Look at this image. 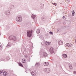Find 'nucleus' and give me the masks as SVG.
Masks as SVG:
<instances>
[{"mask_svg": "<svg viewBox=\"0 0 76 76\" xmlns=\"http://www.w3.org/2000/svg\"><path fill=\"white\" fill-rule=\"evenodd\" d=\"M33 31L32 30L31 31L30 30H28L27 31V37H31L32 36V32Z\"/></svg>", "mask_w": 76, "mask_h": 76, "instance_id": "f257e3e1", "label": "nucleus"}, {"mask_svg": "<svg viewBox=\"0 0 76 76\" xmlns=\"http://www.w3.org/2000/svg\"><path fill=\"white\" fill-rule=\"evenodd\" d=\"M9 39L10 40H12V41H16V38L14 36L11 35L9 37Z\"/></svg>", "mask_w": 76, "mask_h": 76, "instance_id": "f03ea898", "label": "nucleus"}, {"mask_svg": "<svg viewBox=\"0 0 76 76\" xmlns=\"http://www.w3.org/2000/svg\"><path fill=\"white\" fill-rule=\"evenodd\" d=\"M16 20L17 22H21L22 21V18L20 16H18L16 18Z\"/></svg>", "mask_w": 76, "mask_h": 76, "instance_id": "7ed1b4c3", "label": "nucleus"}, {"mask_svg": "<svg viewBox=\"0 0 76 76\" xmlns=\"http://www.w3.org/2000/svg\"><path fill=\"white\" fill-rule=\"evenodd\" d=\"M50 53L51 54H53V53H54V48L53 47L50 48L49 50Z\"/></svg>", "mask_w": 76, "mask_h": 76, "instance_id": "20e7f679", "label": "nucleus"}, {"mask_svg": "<svg viewBox=\"0 0 76 76\" xmlns=\"http://www.w3.org/2000/svg\"><path fill=\"white\" fill-rule=\"evenodd\" d=\"M46 19H47V17L45 16H43L41 18V20L43 21H45V20H46Z\"/></svg>", "mask_w": 76, "mask_h": 76, "instance_id": "39448f33", "label": "nucleus"}, {"mask_svg": "<svg viewBox=\"0 0 76 76\" xmlns=\"http://www.w3.org/2000/svg\"><path fill=\"white\" fill-rule=\"evenodd\" d=\"M31 74L32 76H35L37 75V72L35 71H32Z\"/></svg>", "mask_w": 76, "mask_h": 76, "instance_id": "423d86ee", "label": "nucleus"}, {"mask_svg": "<svg viewBox=\"0 0 76 76\" xmlns=\"http://www.w3.org/2000/svg\"><path fill=\"white\" fill-rule=\"evenodd\" d=\"M47 54L45 52H43V57H47Z\"/></svg>", "mask_w": 76, "mask_h": 76, "instance_id": "0eeeda50", "label": "nucleus"}, {"mask_svg": "<svg viewBox=\"0 0 76 76\" xmlns=\"http://www.w3.org/2000/svg\"><path fill=\"white\" fill-rule=\"evenodd\" d=\"M66 46H67V47H72V44L66 43Z\"/></svg>", "mask_w": 76, "mask_h": 76, "instance_id": "6e6552de", "label": "nucleus"}, {"mask_svg": "<svg viewBox=\"0 0 76 76\" xmlns=\"http://www.w3.org/2000/svg\"><path fill=\"white\" fill-rule=\"evenodd\" d=\"M48 64H49V63L48 62H45L44 64V65L45 66H48Z\"/></svg>", "mask_w": 76, "mask_h": 76, "instance_id": "1a4fd4ad", "label": "nucleus"}, {"mask_svg": "<svg viewBox=\"0 0 76 76\" xmlns=\"http://www.w3.org/2000/svg\"><path fill=\"white\" fill-rule=\"evenodd\" d=\"M58 45H62L63 44V42L61 40H60L58 42Z\"/></svg>", "mask_w": 76, "mask_h": 76, "instance_id": "9d476101", "label": "nucleus"}, {"mask_svg": "<svg viewBox=\"0 0 76 76\" xmlns=\"http://www.w3.org/2000/svg\"><path fill=\"white\" fill-rule=\"evenodd\" d=\"M44 5L43 4H41L40 5V9H44Z\"/></svg>", "mask_w": 76, "mask_h": 76, "instance_id": "9b49d317", "label": "nucleus"}, {"mask_svg": "<svg viewBox=\"0 0 76 76\" xmlns=\"http://www.w3.org/2000/svg\"><path fill=\"white\" fill-rule=\"evenodd\" d=\"M45 70L46 72L48 73H49V72H50V69H48L46 68L45 69Z\"/></svg>", "mask_w": 76, "mask_h": 76, "instance_id": "f8f14e48", "label": "nucleus"}, {"mask_svg": "<svg viewBox=\"0 0 76 76\" xmlns=\"http://www.w3.org/2000/svg\"><path fill=\"white\" fill-rule=\"evenodd\" d=\"M62 56L64 58H67V55L66 54H63Z\"/></svg>", "mask_w": 76, "mask_h": 76, "instance_id": "ddd939ff", "label": "nucleus"}, {"mask_svg": "<svg viewBox=\"0 0 76 76\" xmlns=\"http://www.w3.org/2000/svg\"><path fill=\"white\" fill-rule=\"evenodd\" d=\"M10 12L9 11H6L5 12V14L7 15H9L10 14Z\"/></svg>", "mask_w": 76, "mask_h": 76, "instance_id": "4468645a", "label": "nucleus"}, {"mask_svg": "<svg viewBox=\"0 0 76 76\" xmlns=\"http://www.w3.org/2000/svg\"><path fill=\"white\" fill-rule=\"evenodd\" d=\"M7 75V73L6 72H4L3 73V75L4 76H6Z\"/></svg>", "mask_w": 76, "mask_h": 76, "instance_id": "2eb2a0df", "label": "nucleus"}, {"mask_svg": "<svg viewBox=\"0 0 76 76\" xmlns=\"http://www.w3.org/2000/svg\"><path fill=\"white\" fill-rule=\"evenodd\" d=\"M6 29H9L10 28V26L9 25H7L6 27Z\"/></svg>", "mask_w": 76, "mask_h": 76, "instance_id": "dca6fc26", "label": "nucleus"}, {"mask_svg": "<svg viewBox=\"0 0 76 76\" xmlns=\"http://www.w3.org/2000/svg\"><path fill=\"white\" fill-rule=\"evenodd\" d=\"M35 17H36V16L34 15H33V14H32V15H31V18L34 19L35 18Z\"/></svg>", "mask_w": 76, "mask_h": 76, "instance_id": "f3484780", "label": "nucleus"}, {"mask_svg": "<svg viewBox=\"0 0 76 76\" xmlns=\"http://www.w3.org/2000/svg\"><path fill=\"white\" fill-rule=\"evenodd\" d=\"M18 64L20 66H21V67H23V65L21 63H19Z\"/></svg>", "mask_w": 76, "mask_h": 76, "instance_id": "a211bd4d", "label": "nucleus"}, {"mask_svg": "<svg viewBox=\"0 0 76 76\" xmlns=\"http://www.w3.org/2000/svg\"><path fill=\"white\" fill-rule=\"evenodd\" d=\"M35 66H36L38 67V66H39V63H36V64H35Z\"/></svg>", "mask_w": 76, "mask_h": 76, "instance_id": "6ab92c4d", "label": "nucleus"}, {"mask_svg": "<svg viewBox=\"0 0 76 76\" xmlns=\"http://www.w3.org/2000/svg\"><path fill=\"white\" fill-rule=\"evenodd\" d=\"M36 32L37 34H39L40 32V30H39V29H37L36 31Z\"/></svg>", "mask_w": 76, "mask_h": 76, "instance_id": "aec40b11", "label": "nucleus"}, {"mask_svg": "<svg viewBox=\"0 0 76 76\" xmlns=\"http://www.w3.org/2000/svg\"><path fill=\"white\" fill-rule=\"evenodd\" d=\"M10 47V44H8L7 45L6 47H8V48H9V47Z\"/></svg>", "mask_w": 76, "mask_h": 76, "instance_id": "412c9836", "label": "nucleus"}, {"mask_svg": "<svg viewBox=\"0 0 76 76\" xmlns=\"http://www.w3.org/2000/svg\"><path fill=\"white\" fill-rule=\"evenodd\" d=\"M75 12L73 11H72V16H74L75 15Z\"/></svg>", "mask_w": 76, "mask_h": 76, "instance_id": "4be33fe9", "label": "nucleus"}, {"mask_svg": "<svg viewBox=\"0 0 76 76\" xmlns=\"http://www.w3.org/2000/svg\"><path fill=\"white\" fill-rule=\"evenodd\" d=\"M57 32H60V29L58 28L57 29Z\"/></svg>", "mask_w": 76, "mask_h": 76, "instance_id": "5701e85b", "label": "nucleus"}, {"mask_svg": "<svg viewBox=\"0 0 76 76\" xmlns=\"http://www.w3.org/2000/svg\"><path fill=\"white\" fill-rule=\"evenodd\" d=\"M22 63H24L26 62V61H25V59H24L23 61V60H22Z\"/></svg>", "mask_w": 76, "mask_h": 76, "instance_id": "b1692460", "label": "nucleus"}, {"mask_svg": "<svg viewBox=\"0 0 76 76\" xmlns=\"http://www.w3.org/2000/svg\"><path fill=\"white\" fill-rule=\"evenodd\" d=\"M49 34H50V35H53V33L52 31H50Z\"/></svg>", "mask_w": 76, "mask_h": 76, "instance_id": "393cba45", "label": "nucleus"}, {"mask_svg": "<svg viewBox=\"0 0 76 76\" xmlns=\"http://www.w3.org/2000/svg\"><path fill=\"white\" fill-rule=\"evenodd\" d=\"M2 72H3V70H0V74L2 73Z\"/></svg>", "mask_w": 76, "mask_h": 76, "instance_id": "a878e982", "label": "nucleus"}, {"mask_svg": "<svg viewBox=\"0 0 76 76\" xmlns=\"http://www.w3.org/2000/svg\"><path fill=\"white\" fill-rule=\"evenodd\" d=\"M69 66L70 69H72V65H70V64H69Z\"/></svg>", "mask_w": 76, "mask_h": 76, "instance_id": "bb28decb", "label": "nucleus"}, {"mask_svg": "<svg viewBox=\"0 0 76 76\" xmlns=\"http://www.w3.org/2000/svg\"><path fill=\"white\" fill-rule=\"evenodd\" d=\"M52 4H53V5H55V6H57V4L56 3H52Z\"/></svg>", "mask_w": 76, "mask_h": 76, "instance_id": "cd10ccee", "label": "nucleus"}, {"mask_svg": "<svg viewBox=\"0 0 76 76\" xmlns=\"http://www.w3.org/2000/svg\"><path fill=\"white\" fill-rule=\"evenodd\" d=\"M74 67H76V64L75 63L74 64Z\"/></svg>", "mask_w": 76, "mask_h": 76, "instance_id": "c85d7f7f", "label": "nucleus"}, {"mask_svg": "<svg viewBox=\"0 0 76 76\" xmlns=\"http://www.w3.org/2000/svg\"><path fill=\"white\" fill-rule=\"evenodd\" d=\"M47 44H48V45H50V44H51V43H50V42H48Z\"/></svg>", "mask_w": 76, "mask_h": 76, "instance_id": "c756f323", "label": "nucleus"}, {"mask_svg": "<svg viewBox=\"0 0 76 76\" xmlns=\"http://www.w3.org/2000/svg\"><path fill=\"white\" fill-rule=\"evenodd\" d=\"M0 48H2V45H0Z\"/></svg>", "mask_w": 76, "mask_h": 76, "instance_id": "7c9ffc66", "label": "nucleus"}, {"mask_svg": "<svg viewBox=\"0 0 76 76\" xmlns=\"http://www.w3.org/2000/svg\"><path fill=\"white\" fill-rule=\"evenodd\" d=\"M73 73H74V74H76V72L74 71Z\"/></svg>", "mask_w": 76, "mask_h": 76, "instance_id": "2f4dec72", "label": "nucleus"}, {"mask_svg": "<svg viewBox=\"0 0 76 76\" xmlns=\"http://www.w3.org/2000/svg\"><path fill=\"white\" fill-rule=\"evenodd\" d=\"M12 7H15V6L13 5H12Z\"/></svg>", "mask_w": 76, "mask_h": 76, "instance_id": "473e14b6", "label": "nucleus"}, {"mask_svg": "<svg viewBox=\"0 0 76 76\" xmlns=\"http://www.w3.org/2000/svg\"><path fill=\"white\" fill-rule=\"evenodd\" d=\"M65 18V16H63V19H64Z\"/></svg>", "mask_w": 76, "mask_h": 76, "instance_id": "72a5a7b5", "label": "nucleus"}, {"mask_svg": "<svg viewBox=\"0 0 76 76\" xmlns=\"http://www.w3.org/2000/svg\"><path fill=\"white\" fill-rule=\"evenodd\" d=\"M25 58H27V57H28V56H25Z\"/></svg>", "mask_w": 76, "mask_h": 76, "instance_id": "f704fd0d", "label": "nucleus"}, {"mask_svg": "<svg viewBox=\"0 0 76 76\" xmlns=\"http://www.w3.org/2000/svg\"><path fill=\"white\" fill-rule=\"evenodd\" d=\"M67 1H70V0H67Z\"/></svg>", "mask_w": 76, "mask_h": 76, "instance_id": "c9c22d12", "label": "nucleus"}, {"mask_svg": "<svg viewBox=\"0 0 76 76\" xmlns=\"http://www.w3.org/2000/svg\"><path fill=\"white\" fill-rule=\"evenodd\" d=\"M66 23H65V22H64L63 23V24H65Z\"/></svg>", "mask_w": 76, "mask_h": 76, "instance_id": "e433bc0d", "label": "nucleus"}, {"mask_svg": "<svg viewBox=\"0 0 76 76\" xmlns=\"http://www.w3.org/2000/svg\"><path fill=\"white\" fill-rule=\"evenodd\" d=\"M75 43H76V39L75 40Z\"/></svg>", "mask_w": 76, "mask_h": 76, "instance_id": "4c0bfd02", "label": "nucleus"}, {"mask_svg": "<svg viewBox=\"0 0 76 76\" xmlns=\"http://www.w3.org/2000/svg\"><path fill=\"white\" fill-rule=\"evenodd\" d=\"M25 72H26V71H25Z\"/></svg>", "mask_w": 76, "mask_h": 76, "instance_id": "58836bf2", "label": "nucleus"}]
</instances>
